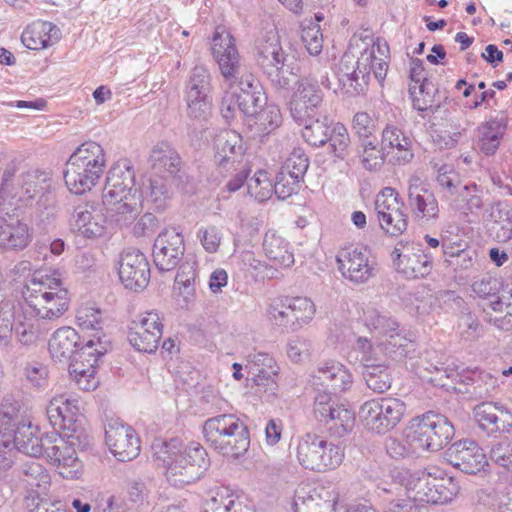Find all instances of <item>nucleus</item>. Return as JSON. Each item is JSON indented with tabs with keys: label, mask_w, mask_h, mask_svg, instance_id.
Masks as SVG:
<instances>
[{
	"label": "nucleus",
	"mask_w": 512,
	"mask_h": 512,
	"mask_svg": "<svg viewBox=\"0 0 512 512\" xmlns=\"http://www.w3.org/2000/svg\"><path fill=\"white\" fill-rule=\"evenodd\" d=\"M54 190L51 171L34 167L19 171L11 163L3 171L0 199L8 201L11 206L36 200L39 210H47L55 206Z\"/></svg>",
	"instance_id": "nucleus-1"
},
{
	"label": "nucleus",
	"mask_w": 512,
	"mask_h": 512,
	"mask_svg": "<svg viewBox=\"0 0 512 512\" xmlns=\"http://www.w3.org/2000/svg\"><path fill=\"white\" fill-rule=\"evenodd\" d=\"M392 483L379 486L387 494L405 495L414 502L444 504L452 501L459 487L452 478H437L425 470L410 471L395 468L391 472Z\"/></svg>",
	"instance_id": "nucleus-2"
},
{
	"label": "nucleus",
	"mask_w": 512,
	"mask_h": 512,
	"mask_svg": "<svg viewBox=\"0 0 512 512\" xmlns=\"http://www.w3.org/2000/svg\"><path fill=\"white\" fill-rule=\"evenodd\" d=\"M22 297L41 320H57L69 309L70 294L59 270H35L22 288Z\"/></svg>",
	"instance_id": "nucleus-3"
},
{
	"label": "nucleus",
	"mask_w": 512,
	"mask_h": 512,
	"mask_svg": "<svg viewBox=\"0 0 512 512\" xmlns=\"http://www.w3.org/2000/svg\"><path fill=\"white\" fill-rule=\"evenodd\" d=\"M38 428L24 418L21 405L12 396L0 403V446L3 448H47L56 443L57 433L37 436Z\"/></svg>",
	"instance_id": "nucleus-4"
},
{
	"label": "nucleus",
	"mask_w": 512,
	"mask_h": 512,
	"mask_svg": "<svg viewBox=\"0 0 512 512\" xmlns=\"http://www.w3.org/2000/svg\"><path fill=\"white\" fill-rule=\"evenodd\" d=\"M104 148L95 141H86L70 155L64 170V180L70 192L82 195L101 179L106 167Z\"/></svg>",
	"instance_id": "nucleus-5"
},
{
	"label": "nucleus",
	"mask_w": 512,
	"mask_h": 512,
	"mask_svg": "<svg viewBox=\"0 0 512 512\" xmlns=\"http://www.w3.org/2000/svg\"><path fill=\"white\" fill-rule=\"evenodd\" d=\"M212 53L218 63L225 87L238 93L263 92L259 81L252 74L242 73L235 39L224 27H217L214 32Z\"/></svg>",
	"instance_id": "nucleus-6"
},
{
	"label": "nucleus",
	"mask_w": 512,
	"mask_h": 512,
	"mask_svg": "<svg viewBox=\"0 0 512 512\" xmlns=\"http://www.w3.org/2000/svg\"><path fill=\"white\" fill-rule=\"evenodd\" d=\"M454 434V427L446 416L428 411L408 421L402 442L410 448H445Z\"/></svg>",
	"instance_id": "nucleus-7"
},
{
	"label": "nucleus",
	"mask_w": 512,
	"mask_h": 512,
	"mask_svg": "<svg viewBox=\"0 0 512 512\" xmlns=\"http://www.w3.org/2000/svg\"><path fill=\"white\" fill-rule=\"evenodd\" d=\"M257 63L276 90L287 91L291 85L289 75L299 71L294 56L285 52L276 31L268 32L257 46Z\"/></svg>",
	"instance_id": "nucleus-8"
},
{
	"label": "nucleus",
	"mask_w": 512,
	"mask_h": 512,
	"mask_svg": "<svg viewBox=\"0 0 512 512\" xmlns=\"http://www.w3.org/2000/svg\"><path fill=\"white\" fill-rule=\"evenodd\" d=\"M215 163L218 173L230 177L226 184L228 191L239 190L248 177V169L243 162L244 148L242 137L235 131H223L215 139Z\"/></svg>",
	"instance_id": "nucleus-9"
},
{
	"label": "nucleus",
	"mask_w": 512,
	"mask_h": 512,
	"mask_svg": "<svg viewBox=\"0 0 512 512\" xmlns=\"http://www.w3.org/2000/svg\"><path fill=\"white\" fill-rule=\"evenodd\" d=\"M155 456L166 468V478L174 486L198 480L209 466L207 450H158Z\"/></svg>",
	"instance_id": "nucleus-10"
},
{
	"label": "nucleus",
	"mask_w": 512,
	"mask_h": 512,
	"mask_svg": "<svg viewBox=\"0 0 512 512\" xmlns=\"http://www.w3.org/2000/svg\"><path fill=\"white\" fill-rule=\"evenodd\" d=\"M323 87L329 88L328 74L320 76L313 73L301 76L295 83L289 100V110L295 121H307L309 117L319 114L323 106Z\"/></svg>",
	"instance_id": "nucleus-11"
},
{
	"label": "nucleus",
	"mask_w": 512,
	"mask_h": 512,
	"mask_svg": "<svg viewBox=\"0 0 512 512\" xmlns=\"http://www.w3.org/2000/svg\"><path fill=\"white\" fill-rule=\"evenodd\" d=\"M405 413L404 401L381 397L364 402L359 409V418L367 429L382 434L393 429Z\"/></svg>",
	"instance_id": "nucleus-12"
},
{
	"label": "nucleus",
	"mask_w": 512,
	"mask_h": 512,
	"mask_svg": "<svg viewBox=\"0 0 512 512\" xmlns=\"http://www.w3.org/2000/svg\"><path fill=\"white\" fill-rule=\"evenodd\" d=\"M76 399H71L66 395L55 396L51 399L47 407V416L53 431L57 433L56 440H63L67 448H76L81 446V432L77 431V416L79 408Z\"/></svg>",
	"instance_id": "nucleus-13"
},
{
	"label": "nucleus",
	"mask_w": 512,
	"mask_h": 512,
	"mask_svg": "<svg viewBox=\"0 0 512 512\" xmlns=\"http://www.w3.org/2000/svg\"><path fill=\"white\" fill-rule=\"evenodd\" d=\"M204 437L211 445H227L248 448L250 445L247 427L233 414H221L205 421Z\"/></svg>",
	"instance_id": "nucleus-14"
},
{
	"label": "nucleus",
	"mask_w": 512,
	"mask_h": 512,
	"mask_svg": "<svg viewBox=\"0 0 512 512\" xmlns=\"http://www.w3.org/2000/svg\"><path fill=\"white\" fill-rule=\"evenodd\" d=\"M411 346V340L402 333L391 334L390 339L379 338L376 344H372L366 337H359L356 342L363 367L389 364L388 358L401 360L408 355Z\"/></svg>",
	"instance_id": "nucleus-15"
},
{
	"label": "nucleus",
	"mask_w": 512,
	"mask_h": 512,
	"mask_svg": "<svg viewBox=\"0 0 512 512\" xmlns=\"http://www.w3.org/2000/svg\"><path fill=\"white\" fill-rule=\"evenodd\" d=\"M375 211L379 224L386 233L397 236L406 231L408 219L404 213V202L394 188L385 187L377 194Z\"/></svg>",
	"instance_id": "nucleus-16"
},
{
	"label": "nucleus",
	"mask_w": 512,
	"mask_h": 512,
	"mask_svg": "<svg viewBox=\"0 0 512 512\" xmlns=\"http://www.w3.org/2000/svg\"><path fill=\"white\" fill-rule=\"evenodd\" d=\"M336 263L342 277L354 284L368 282L377 272L370 253L361 247L341 248L336 255Z\"/></svg>",
	"instance_id": "nucleus-17"
},
{
	"label": "nucleus",
	"mask_w": 512,
	"mask_h": 512,
	"mask_svg": "<svg viewBox=\"0 0 512 512\" xmlns=\"http://www.w3.org/2000/svg\"><path fill=\"white\" fill-rule=\"evenodd\" d=\"M391 256L397 271L406 278H423L429 275L433 268L430 255L415 242H398Z\"/></svg>",
	"instance_id": "nucleus-18"
},
{
	"label": "nucleus",
	"mask_w": 512,
	"mask_h": 512,
	"mask_svg": "<svg viewBox=\"0 0 512 512\" xmlns=\"http://www.w3.org/2000/svg\"><path fill=\"white\" fill-rule=\"evenodd\" d=\"M328 390L317 391L314 400V412L321 420L332 422L329 427L330 436L341 438L350 432L355 425V415L344 404H335Z\"/></svg>",
	"instance_id": "nucleus-19"
},
{
	"label": "nucleus",
	"mask_w": 512,
	"mask_h": 512,
	"mask_svg": "<svg viewBox=\"0 0 512 512\" xmlns=\"http://www.w3.org/2000/svg\"><path fill=\"white\" fill-rule=\"evenodd\" d=\"M184 252V237L177 228L163 229L154 240L152 256L159 271L168 272L175 269Z\"/></svg>",
	"instance_id": "nucleus-20"
},
{
	"label": "nucleus",
	"mask_w": 512,
	"mask_h": 512,
	"mask_svg": "<svg viewBox=\"0 0 512 512\" xmlns=\"http://www.w3.org/2000/svg\"><path fill=\"white\" fill-rule=\"evenodd\" d=\"M162 331L163 323L160 315L155 311L145 312L132 321L128 340L136 350L152 353L158 348Z\"/></svg>",
	"instance_id": "nucleus-21"
},
{
	"label": "nucleus",
	"mask_w": 512,
	"mask_h": 512,
	"mask_svg": "<svg viewBox=\"0 0 512 512\" xmlns=\"http://www.w3.org/2000/svg\"><path fill=\"white\" fill-rule=\"evenodd\" d=\"M407 201L416 220L430 221L438 218V201L429 184L418 173H413L408 178Z\"/></svg>",
	"instance_id": "nucleus-22"
},
{
	"label": "nucleus",
	"mask_w": 512,
	"mask_h": 512,
	"mask_svg": "<svg viewBox=\"0 0 512 512\" xmlns=\"http://www.w3.org/2000/svg\"><path fill=\"white\" fill-rule=\"evenodd\" d=\"M109 194H117L114 199L117 205L128 202L125 199H128L129 196L142 197L138 189L135 188L134 169L127 160L117 162L108 171L102 196L103 208H105V201Z\"/></svg>",
	"instance_id": "nucleus-23"
},
{
	"label": "nucleus",
	"mask_w": 512,
	"mask_h": 512,
	"mask_svg": "<svg viewBox=\"0 0 512 512\" xmlns=\"http://www.w3.org/2000/svg\"><path fill=\"white\" fill-rule=\"evenodd\" d=\"M29 242V228L20 217L19 206L13 207L8 204L0 210V247L7 250H21Z\"/></svg>",
	"instance_id": "nucleus-24"
},
{
	"label": "nucleus",
	"mask_w": 512,
	"mask_h": 512,
	"mask_svg": "<svg viewBox=\"0 0 512 512\" xmlns=\"http://www.w3.org/2000/svg\"><path fill=\"white\" fill-rule=\"evenodd\" d=\"M20 487L25 492V507L28 511H37L38 506L47 502L45 496L51 485L47 471L37 462L31 461L24 465Z\"/></svg>",
	"instance_id": "nucleus-25"
},
{
	"label": "nucleus",
	"mask_w": 512,
	"mask_h": 512,
	"mask_svg": "<svg viewBox=\"0 0 512 512\" xmlns=\"http://www.w3.org/2000/svg\"><path fill=\"white\" fill-rule=\"evenodd\" d=\"M118 273L127 289L142 290L150 280L149 262L140 250L127 249L120 256Z\"/></svg>",
	"instance_id": "nucleus-26"
},
{
	"label": "nucleus",
	"mask_w": 512,
	"mask_h": 512,
	"mask_svg": "<svg viewBox=\"0 0 512 512\" xmlns=\"http://www.w3.org/2000/svg\"><path fill=\"white\" fill-rule=\"evenodd\" d=\"M352 382V374L346 366L334 360L321 363L311 376L316 391L328 390L334 394L345 392Z\"/></svg>",
	"instance_id": "nucleus-27"
},
{
	"label": "nucleus",
	"mask_w": 512,
	"mask_h": 512,
	"mask_svg": "<svg viewBox=\"0 0 512 512\" xmlns=\"http://www.w3.org/2000/svg\"><path fill=\"white\" fill-rule=\"evenodd\" d=\"M388 46L379 41L371 48L365 49L358 57L359 72L364 88L371 82L372 78L380 84L384 81L388 71Z\"/></svg>",
	"instance_id": "nucleus-28"
},
{
	"label": "nucleus",
	"mask_w": 512,
	"mask_h": 512,
	"mask_svg": "<svg viewBox=\"0 0 512 512\" xmlns=\"http://www.w3.org/2000/svg\"><path fill=\"white\" fill-rule=\"evenodd\" d=\"M256 386L262 387L265 392L274 394L277 390L276 377L279 367L274 358L264 352L251 353L245 365Z\"/></svg>",
	"instance_id": "nucleus-29"
},
{
	"label": "nucleus",
	"mask_w": 512,
	"mask_h": 512,
	"mask_svg": "<svg viewBox=\"0 0 512 512\" xmlns=\"http://www.w3.org/2000/svg\"><path fill=\"white\" fill-rule=\"evenodd\" d=\"M74 228L86 238H97L104 233L106 214L92 205L76 207L74 214Z\"/></svg>",
	"instance_id": "nucleus-30"
},
{
	"label": "nucleus",
	"mask_w": 512,
	"mask_h": 512,
	"mask_svg": "<svg viewBox=\"0 0 512 512\" xmlns=\"http://www.w3.org/2000/svg\"><path fill=\"white\" fill-rule=\"evenodd\" d=\"M105 352L106 348L102 345L99 337L97 338V342L91 339L80 348L79 358L88 356L89 359H87L86 372L77 375V377H71L79 389L90 391L97 387L98 381L95 377L96 366L99 357L104 355Z\"/></svg>",
	"instance_id": "nucleus-31"
},
{
	"label": "nucleus",
	"mask_w": 512,
	"mask_h": 512,
	"mask_svg": "<svg viewBox=\"0 0 512 512\" xmlns=\"http://www.w3.org/2000/svg\"><path fill=\"white\" fill-rule=\"evenodd\" d=\"M474 416L480 427L490 432H511L512 414L493 403H481L474 409Z\"/></svg>",
	"instance_id": "nucleus-32"
},
{
	"label": "nucleus",
	"mask_w": 512,
	"mask_h": 512,
	"mask_svg": "<svg viewBox=\"0 0 512 512\" xmlns=\"http://www.w3.org/2000/svg\"><path fill=\"white\" fill-rule=\"evenodd\" d=\"M28 455L34 458L45 457L66 479L78 478L82 470V462L76 455V450H33Z\"/></svg>",
	"instance_id": "nucleus-33"
},
{
	"label": "nucleus",
	"mask_w": 512,
	"mask_h": 512,
	"mask_svg": "<svg viewBox=\"0 0 512 512\" xmlns=\"http://www.w3.org/2000/svg\"><path fill=\"white\" fill-rule=\"evenodd\" d=\"M80 336L77 331L69 326L57 329L49 340V352L51 357L59 362L71 360L78 352Z\"/></svg>",
	"instance_id": "nucleus-34"
},
{
	"label": "nucleus",
	"mask_w": 512,
	"mask_h": 512,
	"mask_svg": "<svg viewBox=\"0 0 512 512\" xmlns=\"http://www.w3.org/2000/svg\"><path fill=\"white\" fill-rule=\"evenodd\" d=\"M113 195H109L105 201L106 218L121 228L130 226L143 210L142 197L129 196L128 202L117 205L115 197L112 198Z\"/></svg>",
	"instance_id": "nucleus-35"
},
{
	"label": "nucleus",
	"mask_w": 512,
	"mask_h": 512,
	"mask_svg": "<svg viewBox=\"0 0 512 512\" xmlns=\"http://www.w3.org/2000/svg\"><path fill=\"white\" fill-rule=\"evenodd\" d=\"M382 144L392 149L397 164L405 165L414 157L412 139L394 124H388L382 132Z\"/></svg>",
	"instance_id": "nucleus-36"
},
{
	"label": "nucleus",
	"mask_w": 512,
	"mask_h": 512,
	"mask_svg": "<svg viewBox=\"0 0 512 512\" xmlns=\"http://www.w3.org/2000/svg\"><path fill=\"white\" fill-rule=\"evenodd\" d=\"M360 318L364 325L381 339H390L391 334L402 333L399 330V323L389 313L380 311L372 304L362 307Z\"/></svg>",
	"instance_id": "nucleus-37"
},
{
	"label": "nucleus",
	"mask_w": 512,
	"mask_h": 512,
	"mask_svg": "<svg viewBox=\"0 0 512 512\" xmlns=\"http://www.w3.org/2000/svg\"><path fill=\"white\" fill-rule=\"evenodd\" d=\"M297 458L305 469L323 472L339 466L344 459V451L297 450Z\"/></svg>",
	"instance_id": "nucleus-38"
},
{
	"label": "nucleus",
	"mask_w": 512,
	"mask_h": 512,
	"mask_svg": "<svg viewBox=\"0 0 512 512\" xmlns=\"http://www.w3.org/2000/svg\"><path fill=\"white\" fill-rule=\"evenodd\" d=\"M409 93L414 108L421 112L430 111L434 113L447 99L446 92L440 91L433 81L424 82L422 85H410Z\"/></svg>",
	"instance_id": "nucleus-39"
},
{
	"label": "nucleus",
	"mask_w": 512,
	"mask_h": 512,
	"mask_svg": "<svg viewBox=\"0 0 512 512\" xmlns=\"http://www.w3.org/2000/svg\"><path fill=\"white\" fill-rule=\"evenodd\" d=\"M105 442L108 448H140V439L133 427L114 417L106 420Z\"/></svg>",
	"instance_id": "nucleus-40"
},
{
	"label": "nucleus",
	"mask_w": 512,
	"mask_h": 512,
	"mask_svg": "<svg viewBox=\"0 0 512 512\" xmlns=\"http://www.w3.org/2000/svg\"><path fill=\"white\" fill-rule=\"evenodd\" d=\"M443 458L453 467L467 474H476L489 466L483 450H445Z\"/></svg>",
	"instance_id": "nucleus-41"
},
{
	"label": "nucleus",
	"mask_w": 512,
	"mask_h": 512,
	"mask_svg": "<svg viewBox=\"0 0 512 512\" xmlns=\"http://www.w3.org/2000/svg\"><path fill=\"white\" fill-rule=\"evenodd\" d=\"M151 173L173 176L180 170V157L174 148L166 143L156 144L150 153Z\"/></svg>",
	"instance_id": "nucleus-42"
},
{
	"label": "nucleus",
	"mask_w": 512,
	"mask_h": 512,
	"mask_svg": "<svg viewBox=\"0 0 512 512\" xmlns=\"http://www.w3.org/2000/svg\"><path fill=\"white\" fill-rule=\"evenodd\" d=\"M58 32L51 22L35 21L25 28L21 41L28 49L41 50L51 45L53 39H58Z\"/></svg>",
	"instance_id": "nucleus-43"
},
{
	"label": "nucleus",
	"mask_w": 512,
	"mask_h": 512,
	"mask_svg": "<svg viewBox=\"0 0 512 512\" xmlns=\"http://www.w3.org/2000/svg\"><path fill=\"white\" fill-rule=\"evenodd\" d=\"M358 58L351 53H344L337 68L339 83L347 95H358L364 90L359 72Z\"/></svg>",
	"instance_id": "nucleus-44"
},
{
	"label": "nucleus",
	"mask_w": 512,
	"mask_h": 512,
	"mask_svg": "<svg viewBox=\"0 0 512 512\" xmlns=\"http://www.w3.org/2000/svg\"><path fill=\"white\" fill-rule=\"evenodd\" d=\"M490 235L498 242L512 239V210L507 204L498 202L490 207Z\"/></svg>",
	"instance_id": "nucleus-45"
},
{
	"label": "nucleus",
	"mask_w": 512,
	"mask_h": 512,
	"mask_svg": "<svg viewBox=\"0 0 512 512\" xmlns=\"http://www.w3.org/2000/svg\"><path fill=\"white\" fill-rule=\"evenodd\" d=\"M173 176L150 173L147 183H144V193L155 208L163 209L172 196L171 181Z\"/></svg>",
	"instance_id": "nucleus-46"
},
{
	"label": "nucleus",
	"mask_w": 512,
	"mask_h": 512,
	"mask_svg": "<svg viewBox=\"0 0 512 512\" xmlns=\"http://www.w3.org/2000/svg\"><path fill=\"white\" fill-rule=\"evenodd\" d=\"M506 126L499 119H492L478 127L477 148L485 155H493L502 140Z\"/></svg>",
	"instance_id": "nucleus-47"
},
{
	"label": "nucleus",
	"mask_w": 512,
	"mask_h": 512,
	"mask_svg": "<svg viewBox=\"0 0 512 512\" xmlns=\"http://www.w3.org/2000/svg\"><path fill=\"white\" fill-rule=\"evenodd\" d=\"M450 201L455 209L477 214L484 206L483 190L475 183L462 184Z\"/></svg>",
	"instance_id": "nucleus-48"
},
{
	"label": "nucleus",
	"mask_w": 512,
	"mask_h": 512,
	"mask_svg": "<svg viewBox=\"0 0 512 512\" xmlns=\"http://www.w3.org/2000/svg\"><path fill=\"white\" fill-rule=\"evenodd\" d=\"M263 250L275 266L290 267L294 263V256L289 250L288 243L274 232L265 234Z\"/></svg>",
	"instance_id": "nucleus-49"
},
{
	"label": "nucleus",
	"mask_w": 512,
	"mask_h": 512,
	"mask_svg": "<svg viewBox=\"0 0 512 512\" xmlns=\"http://www.w3.org/2000/svg\"><path fill=\"white\" fill-rule=\"evenodd\" d=\"M307 121H296L303 126L302 137L304 140L315 147L322 146L328 141L330 128L328 126V118L319 114L309 117Z\"/></svg>",
	"instance_id": "nucleus-50"
},
{
	"label": "nucleus",
	"mask_w": 512,
	"mask_h": 512,
	"mask_svg": "<svg viewBox=\"0 0 512 512\" xmlns=\"http://www.w3.org/2000/svg\"><path fill=\"white\" fill-rule=\"evenodd\" d=\"M362 374L367 387L375 393H384L391 387L389 364L366 365Z\"/></svg>",
	"instance_id": "nucleus-51"
},
{
	"label": "nucleus",
	"mask_w": 512,
	"mask_h": 512,
	"mask_svg": "<svg viewBox=\"0 0 512 512\" xmlns=\"http://www.w3.org/2000/svg\"><path fill=\"white\" fill-rule=\"evenodd\" d=\"M288 308L290 309L294 329L310 323L316 313L314 302L307 297H288Z\"/></svg>",
	"instance_id": "nucleus-52"
},
{
	"label": "nucleus",
	"mask_w": 512,
	"mask_h": 512,
	"mask_svg": "<svg viewBox=\"0 0 512 512\" xmlns=\"http://www.w3.org/2000/svg\"><path fill=\"white\" fill-rule=\"evenodd\" d=\"M45 333L42 328V320L34 317L24 316L15 327V335L18 342L25 346L35 344Z\"/></svg>",
	"instance_id": "nucleus-53"
},
{
	"label": "nucleus",
	"mask_w": 512,
	"mask_h": 512,
	"mask_svg": "<svg viewBox=\"0 0 512 512\" xmlns=\"http://www.w3.org/2000/svg\"><path fill=\"white\" fill-rule=\"evenodd\" d=\"M185 101L189 117L200 120L206 119L209 116L212 108V100L209 94L185 90Z\"/></svg>",
	"instance_id": "nucleus-54"
},
{
	"label": "nucleus",
	"mask_w": 512,
	"mask_h": 512,
	"mask_svg": "<svg viewBox=\"0 0 512 512\" xmlns=\"http://www.w3.org/2000/svg\"><path fill=\"white\" fill-rule=\"evenodd\" d=\"M239 508H241V504L233 499L231 491L226 487H220L206 501L204 512H238Z\"/></svg>",
	"instance_id": "nucleus-55"
},
{
	"label": "nucleus",
	"mask_w": 512,
	"mask_h": 512,
	"mask_svg": "<svg viewBox=\"0 0 512 512\" xmlns=\"http://www.w3.org/2000/svg\"><path fill=\"white\" fill-rule=\"evenodd\" d=\"M360 158L363 167L369 171L378 170L384 163V156L378 147L376 137L369 140H363L361 143Z\"/></svg>",
	"instance_id": "nucleus-56"
},
{
	"label": "nucleus",
	"mask_w": 512,
	"mask_h": 512,
	"mask_svg": "<svg viewBox=\"0 0 512 512\" xmlns=\"http://www.w3.org/2000/svg\"><path fill=\"white\" fill-rule=\"evenodd\" d=\"M309 167V160L305 152L300 148H295L289 154L280 172L294 175L295 179H303Z\"/></svg>",
	"instance_id": "nucleus-57"
},
{
	"label": "nucleus",
	"mask_w": 512,
	"mask_h": 512,
	"mask_svg": "<svg viewBox=\"0 0 512 512\" xmlns=\"http://www.w3.org/2000/svg\"><path fill=\"white\" fill-rule=\"evenodd\" d=\"M256 121L255 124L258 126V130L263 134H269L275 128H277L282 121L280 109L275 105H268L262 107L258 114L254 115Z\"/></svg>",
	"instance_id": "nucleus-58"
},
{
	"label": "nucleus",
	"mask_w": 512,
	"mask_h": 512,
	"mask_svg": "<svg viewBox=\"0 0 512 512\" xmlns=\"http://www.w3.org/2000/svg\"><path fill=\"white\" fill-rule=\"evenodd\" d=\"M247 189L251 196L259 201L267 200L272 192L273 185L265 171H258L255 175L247 182Z\"/></svg>",
	"instance_id": "nucleus-59"
},
{
	"label": "nucleus",
	"mask_w": 512,
	"mask_h": 512,
	"mask_svg": "<svg viewBox=\"0 0 512 512\" xmlns=\"http://www.w3.org/2000/svg\"><path fill=\"white\" fill-rule=\"evenodd\" d=\"M266 104V97L263 92L238 93L237 106L238 110L247 117H254L258 111Z\"/></svg>",
	"instance_id": "nucleus-60"
},
{
	"label": "nucleus",
	"mask_w": 512,
	"mask_h": 512,
	"mask_svg": "<svg viewBox=\"0 0 512 512\" xmlns=\"http://www.w3.org/2000/svg\"><path fill=\"white\" fill-rule=\"evenodd\" d=\"M286 353L293 363H304L310 359L311 342L303 337H293L287 343Z\"/></svg>",
	"instance_id": "nucleus-61"
},
{
	"label": "nucleus",
	"mask_w": 512,
	"mask_h": 512,
	"mask_svg": "<svg viewBox=\"0 0 512 512\" xmlns=\"http://www.w3.org/2000/svg\"><path fill=\"white\" fill-rule=\"evenodd\" d=\"M328 140L334 155L343 159L350 143L347 128L341 123L334 124L329 131Z\"/></svg>",
	"instance_id": "nucleus-62"
},
{
	"label": "nucleus",
	"mask_w": 512,
	"mask_h": 512,
	"mask_svg": "<svg viewBox=\"0 0 512 512\" xmlns=\"http://www.w3.org/2000/svg\"><path fill=\"white\" fill-rule=\"evenodd\" d=\"M76 323L83 330L101 329V311L88 305L80 306L76 311Z\"/></svg>",
	"instance_id": "nucleus-63"
},
{
	"label": "nucleus",
	"mask_w": 512,
	"mask_h": 512,
	"mask_svg": "<svg viewBox=\"0 0 512 512\" xmlns=\"http://www.w3.org/2000/svg\"><path fill=\"white\" fill-rule=\"evenodd\" d=\"M222 231L214 225L202 226L197 231V239L207 253H216L222 241Z\"/></svg>",
	"instance_id": "nucleus-64"
}]
</instances>
